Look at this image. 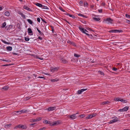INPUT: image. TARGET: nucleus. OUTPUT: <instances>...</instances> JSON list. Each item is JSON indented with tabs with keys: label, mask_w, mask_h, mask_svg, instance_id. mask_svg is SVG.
<instances>
[{
	"label": "nucleus",
	"mask_w": 130,
	"mask_h": 130,
	"mask_svg": "<svg viewBox=\"0 0 130 130\" xmlns=\"http://www.w3.org/2000/svg\"><path fill=\"white\" fill-rule=\"evenodd\" d=\"M78 28L83 33L86 34L87 35L88 37H89L91 39H92L93 38V37L92 36V35L91 34H89L87 33H86L85 31H87V32H88V31L86 29H84V28L82 27V26H80Z\"/></svg>",
	"instance_id": "obj_1"
},
{
	"label": "nucleus",
	"mask_w": 130,
	"mask_h": 130,
	"mask_svg": "<svg viewBox=\"0 0 130 130\" xmlns=\"http://www.w3.org/2000/svg\"><path fill=\"white\" fill-rule=\"evenodd\" d=\"M113 20L110 18H108L105 20H104L103 21L105 22L107 24H112Z\"/></svg>",
	"instance_id": "obj_2"
},
{
	"label": "nucleus",
	"mask_w": 130,
	"mask_h": 130,
	"mask_svg": "<svg viewBox=\"0 0 130 130\" xmlns=\"http://www.w3.org/2000/svg\"><path fill=\"white\" fill-rule=\"evenodd\" d=\"M112 118L113 119L110 121L109 122V124H112L120 120L119 119L117 118V117L116 116H114Z\"/></svg>",
	"instance_id": "obj_3"
},
{
	"label": "nucleus",
	"mask_w": 130,
	"mask_h": 130,
	"mask_svg": "<svg viewBox=\"0 0 130 130\" xmlns=\"http://www.w3.org/2000/svg\"><path fill=\"white\" fill-rule=\"evenodd\" d=\"M21 128L22 129H26L27 128V127L25 125H17L15 127V128Z\"/></svg>",
	"instance_id": "obj_4"
},
{
	"label": "nucleus",
	"mask_w": 130,
	"mask_h": 130,
	"mask_svg": "<svg viewBox=\"0 0 130 130\" xmlns=\"http://www.w3.org/2000/svg\"><path fill=\"white\" fill-rule=\"evenodd\" d=\"M123 32V31L122 30H112L109 31V32L110 33H120L122 32Z\"/></svg>",
	"instance_id": "obj_5"
},
{
	"label": "nucleus",
	"mask_w": 130,
	"mask_h": 130,
	"mask_svg": "<svg viewBox=\"0 0 130 130\" xmlns=\"http://www.w3.org/2000/svg\"><path fill=\"white\" fill-rule=\"evenodd\" d=\"M67 117L70 118L72 120L76 118V114L69 115L67 116Z\"/></svg>",
	"instance_id": "obj_6"
},
{
	"label": "nucleus",
	"mask_w": 130,
	"mask_h": 130,
	"mask_svg": "<svg viewBox=\"0 0 130 130\" xmlns=\"http://www.w3.org/2000/svg\"><path fill=\"white\" fill-rule=\"evenodd\" d=\"M67 42L69 43L70 45H72L74 46H76V44L75 42L71 41L69 40H67Z\"/></svg>",
	"instance_id": "obj_7"
},
{
	"label": "nucleus",
	"mask_w": 130,
	"mask_h": 130,
	"mask_svg": "<svg viewBox=\"0 0 130 130\" xmlns=\"http://www.w3.org/2000/svg\"><path fill=\"white\" fill-rule=\"evenodd\" d=\"M13 27V26L11 25H7L5 27L7 31H9L10 30L12 29Z\"/></svg>",
	"instance_id": "obj_8"
},
{
	"label": "nucleus",
	"mask_w": 130,
	"mask_h": 130,
	"mask_svg": "<svg viewBox=\"0 0 130 130\" xmlns=\"http://www.w3.org/2000/svg\"><path fill=\"white\" fill-rule=\"evenodd\" d=\"M27 30L28 31V33L29 35L32 36L33 35V32L30 28H28Z\"/></svg>",
	"instance_id": "obj_9"
},
{
	"label": "nucleus",
	"mask_w": 130,
	"mask_h": 130,
	"mask_svg": "<svg viewBox=\"0 0 130 130\" xmlns=\"http://www.w3.org/2000/svg\"><path fill=\"white\" fill-rule=\"evenodd\" d=\"M60 124V122L59 121H56L53 122L52 126H54L56 125Z\"/></svg>",
	"instance_id": "obj_10"
},
{
	"label": "nucleus",
	"mask_w": 130,
	"mask_h": 130,
	"mask_svg": "<svg viewBox=\"0 0 130 130\" xmlns=\"http://www.w3.org/2000/svg\"><path fill=\"white\" fill-rule=\"evenodd\" d=\"M59 69V67L54 68L53 67H51V70L52 72L57 71Z\"/></svg>",
	"instance_id": "obj_11"
},
{
	"label": "nucleus",
	"mask_w": 130,
	"mask_h": 130,
	"mask_svg": "<svg viewBox=\"0 0 130 130\" xmlns=\"http://www.w3.org/2000/svg\"><path fill=\"white\" fill-rule=\"evenodd\" d=\"M56 107L55 106L49 107L47 108L46 110H48V111H52L55 110Z\"/></svg>",
	"instance_id": "obj_12"
},
{
	"label": "nucleus",
	"mask_w": 130,
	"mask_h": 130,
	"mask_svg": "<svg viewBox=\"0 0 130 130\" xmlns=\"http://www.w3.org/2000/svg\"><path fill=\"white\" fill-rule=\"evenodd\" d=\"M62 63L66 64L68 63V61L63 58H62L60 60Z\"/></svg>",
	"instance_id": "obj_13"
},
{
	"label": "nucleus",
	"mask_w": 130,
	"mask_h": 130,
	"mask_svg": "<svg viewBox=\"0 0 130 130\" xmlns=\"http://www.w3.org/2000/svg\"><path fill=\"white\" fill-rule=\"evenodd\" d=\"M23 8L24 9H25L26 10L29 11H32L31 9L30 8H29L26 5H24V6Z\"/></svg>",
	"instance_id": "obj_14"
},
{
	"label": "nucleus",
	"mask_w": 130,
	"mask_h": 130,
	"mask_svg": "<svg viewBox=\"0 0 130 130\" xmlns=\"http://www.w3.org/2000/svg\"><path fill=\"white\" fill-rule=\"evenodd\" d=\"M59 79L58 78H56L54 79H51L50 80L52 82H57L59 80Z\"/></svg>",
	"instance_id": "obj_15"
},
{
	"label": "nucleus",
	"mask_w": 130,
	"mask_h": 130,
	"mask_svg": "<svg viewBox=\"0 0 130 130\" xmlns=\"http://www.w3.org/2000/svg\"><path fill=\"white\" fill-rule=\"evenodd\" d=\"M35 5H36L37 6L40 7H42L43 6V5L42 4L38 3H35Z\"/></svg>",
	"instance_id": "obj_16"
},
{
	"label": "nucleus",
	"mask_w": 130,
	"mask_h": 130,
	"mask_svg": "<svg viewBox=\"0 0 130 130\" xmlns=\"http://www.w3.org/2000/svg\"><path fill=\"white\" fill-rule=\"evenodd\" d=\"M12 49V47L11 46H9L6 47V49L7 51H11Z\"/></svg>",
	"instance_id": "obj_17"
},
{
	"label": "nucleus",
	"mask_w": 130,
	"mask_h": 130,
	"mask_svg": "<svg viewBox=\"0 0 130 130\" xmlns=\"http://www.w3.org/2000/svg\"><path fill=\"white\" fill-rule=\"evenodd\" d=\"M129 108V107L128 106H126L125 107H124L123 108L124 109V111H125L127 110L128 109V108Z\"/></svg>",
	"instance_id": "obj_18"
},
{
	"label": "nucleus",
	"mask_w": 130,
	"mask_h": 130,
	"mask_svg": "<svg viewBox=\"0 0 130 130\" xmlns=\"http://www.w3.org/2000/svg\"><path fill=\"white\" fill-rule=\"evenodd\" d=\"M9 88V87L8 86H6L2 88V89H4L6 91Z\"/></svg>",
	"instance_id": "obj_19"
},
{
	"label": "nucleus",
	"mask_w": 130,
	"mask_h": 130,
	"mask_svg": "<svg viewBox=\"0 0 130 130\" xmlns=\"http://www.w3.org/2000/svg\"><path fill=\"white\" fill-rule=\"evenodd\" d=\"M27 21L28 23L32 25L33 23V22L30 19H27Z\"/></svg>",
	"instance_id": "obj_20"
},
{
	"label": "nucleus",
	"mask_w": 130,
	"mask_h": 130,
	"mask_svg": "<svg viewBox=\"0 0 130 130\" xmlns=\"http://www.w3.org/2000/svg\"><path fill=\"white\" fill-rule=\"evenodd\" d=\"M41 118L39 117L38 118L34 119V120H33V122H37L38 121L41 120Z\"/></svg>",
	"instance_id": "obj_21"
},
{
	"label": "nucleus",
	"mask_w": 130,
	"mask_h": 130,
	"mask_svg": "<svg viewBox=\"0 0 130 130\" xmlns=\"http://www.w3.org/2000/svg\"><path fill=\"white\" fill-rule=\"evenodd\" d=\"M12 124H6L5 126V127L6 128H9L11 125Z\"/></svg>",
	"instance_id": "obj_22"
},
{
	"label": "nucleus",
	"mask_w": 130,
	"mask_h": 130,
	"mask_svg": "<svg viewBox=\"0 0 130 130\" xmlns=\"http://www.w3.org/2000/svg\"><path fill=\"white\" fill-rule=\"evenodd\" d=\"M4 14L5 15L8 16L10 15V13L9 11H6L5 12Z\"/></svg>",
	"instance_id": "obj_23"
},
{
	"label": "nucleus",
	"mask_w": 130,
	"mask_h": 130,
	"mask_svg": "<svg viewBox=\"0 0 130 130\" xmlns=\"http://www.w3.org/2000/svg\"><path fill=\"white\" fill-rule=\"evenodd\" d=\"M21 111L22 113H25L27 112L28 111L26 109H23L21 110Z\"/></svg>",
	"instance_id": "obj_24"
},
{
	"label": "nucleus",
	"mask_w": 130,
	"mask_h": 130,
	"mask_svg": "<svg viewBox=\"0 0 130 130\" xmlns=\"http://www.w3.org/2000/svg\"><path fill=\"white\" fill-rule=\"evenodd\" d=\"M98 73L101 75H103V76L104 75V73L101 71H98Z\"/></svg>",
	"instance_id": "obj_25"
},
{
	"label": "nucleus",
	"mask_w": 130,
	"mask_h": 130,
	"mask_svg": "<svg viewBox=\"0 0 130 130\" xmlns=\"http://www.w3.org/2000/svg\"><path fill=\"white\" fill-rule=\"evenodd\" d=\"M6 22H4L2 25L1 26V27L2 28L5 27L6 26Z\"/></svg>",
	"instance_id": "obj_26"
},
{
	"label": "nucleus",
	"mask_w": 130,
	"mask_h": 130,
	"mask_svg": "<svg viewBox=\"0 0 130 130\" xmlns=\"http://www.w3.org/2000/svg\"><path fill=\"white\" fill-rule=\"evenodd\" d=\"M92 118L91 115H89L86 117L85 118L86 119H91Z\"/></svg>",
	"instance_id": "obj_27"
},
{
	"label": "nucleus",
	"mask_w": 130,
	"mask_h": 130,
	"mask_svg": "<svg viewBox=\"0 0 130 130\" xmlns=\"http://www.w3.org/2000/svg\"><path fill=\"white\" fill-rule=\"evenodd\" d=\"M93 19L94 20H95L96 21H98L100 20V18H97L94 17L93 18Z\"/></svg>",
	"instance_id": "obj_28"
},
{
	"label": "nucleus",
	"mask_w": 130,
	"mask_h": 130,
	"mask_svg": "<svg viewBox=\"0 0 130 130\" xmlns=\"http://www.w3.org/2000/svg\"><path fill=\"white\" fill-rule=\"evenodd\" d=\"M120 99L121 98H115L114 99V100L116 101H120Z\"/></svg>",
	"instance_id": "obj_29"
},
{
	"label": "nucleus",
	"mask_w": 130,
	"mask_h": 130,
	"mask_svg": "<svg viewBox=\"0 0 130 130\" xmlns=\"http://www.w3.org/2000/svg\"><path fill=\"white\" fill-rule=\"evenodd\" d=\"M42 8L43 9H48L49 8L48 7L45 6L44 5H43V6L42 7Z\"/></svg>",
	"instance_id": "obj_30"
},
{
	"label": "nucleus",
	"mask_w": 130,
	"mask_h": 130,
	"mask_svg": "<svg viewBox=\"0 0 130 130\" xmlns=\"http://www.w3.org/2000/svg\"><path fill=\"white\" fill-rule=\"evenodd\" d=\"M1 41H2V42H3L5 44H10V43H10L9 42V43L8 42H6L5 40H2Z\"/></svg>",
	"instance_id": "obj_31"
},
{
	"label": "nucleus",
	"mask_w": 130,
	"mask_h": 130,
	"mask_svg": "<svg viewBox=\"0 0 130 130\" xmlns=\"http://www.w3.org/2000/svg\"><path fill=\"white\" fill-rule=\"evenodd\" d=\"M50 26L51 28L52 31V33H54V27L51 25Z\"/></svg>",
	"instance_id": "obj_32"
},
{
	"label": "nucleus",
	"mask_w": 130,
	"mask_h": 130,
	"mask_svg": "<svg viewBox=\"0 0 130 130\" xmlns=\"http://www.w3.org/2000/svg\"><path fill=\"white\" fill-rule=\"evenodd\" d=\"M88 5V3L87 2H85L84 3V6L85 7H87Z\"/></svg>",
	"instance_id": "obj_33"
},
{
	"label": "nucleus",
	"mask_w": 130,
	"mask_h": 130,
	"mask_svg": "<svg viewBox=\"0 0 130 130\" xmlns=\"http://www.w3.org/2000/svg\"><path fill=\"white\" fill-rule=\"evenodd\" d=\"M49 122L48 121L45 120L43 121V122L44 124H48Z\"/></svg>",
	"instance_id": "obj_34"
},
{
	"label": "nucleus",
	"mask_w": 130,
	"mask_h": 130,
	"mask_svg": "<svg viewBox=\"0 0 130 130\" xmlns=\"http://www.w3.org/2000/svg\"><path fill=\"white\" fill-rule=\"evenodd\" d=\"M39 33H40V35L41 36H44V33L43 32H41V31L40 32H39Z\"/></svg>",
	"instance_id": "obj_35"
},
{
	"label": "nucleus",
	"mask_w": 130,
	"mask_h": 130,
	"mask_svg": "<svg viewBox=\"0 0 130 130\" xmlns=\"http://www.w3.org/2000/svg\"><path fill=\"white\" fill-rule=\"evenodd\" d=\"M74 56L75 57H78L80 56V55L78 54H76L75 53L74 54Z\"/></svg>",
	"instance_id": "obj_36"
},
{
	"label": "nucleus",
	"mask_w": 130,
	"mask_h": 130,
	"mask_svg": "<svg viewBox=\"0 0 130 130\" xmlns=\"http://www.w3.org/2000/svg\"><path fill=\"white\" fill-rule=\"evenodd\" d=\"M69 16L70 17H71L74 19L75 18V16L74 15H72L70 14L69 15Z\"/></svg>",
	"instance_id": "obj_37"
},
{
	"label": "nucleus",
	"mask_w": 130,
	"mask_h": 130,
	"mask_svg": "<svg viewBox=\"0 0 130 130\" xmlns=\"http://www.w3.org/2000/svg\"><path fill=\"white\" fill-rule=\"evenodd\" d=\"M25 40L26 41H28L29 40V38L26 37H25L24 38Z\"/></svg>",
	"instance_id": "obj_38"
},
{
	"label": "nucleus",
	"mask_w": 130,
	"mask_h": 130,
	"mask_svg": "<svg viewBox=\"0 0 130 130\" xmlns=\"http://www.w3.org/2000/svg\"><path fill=\"white\" fill-rule=\"evenodd\" d=\"M90 115H91V118H92L93 117H94L96 115V113H95L91 114Z\"/></svg>",
	"instance_id": "obj_39"
},
{
	"label": "nucleus",
	"mask_w": 130,
	"mask_h": 130,
	"mask_svg": "<svg viewBox=\"0 0 130 130\" xmlns=\"http://www.w3.org/2000/svg\"><path fill=\"white\" fill-rule=\"evenodd\" d=\"M126 17L127 18H130V15L127 14H126Z\"/></svg>",
	"instance_id": "obj_40"
},
{
	"label": "nucleus",
	"mask_w": 130,
	"mask_h": 130,
	"mask_svg": "<svg viewBox=\"0 0 130 130\" xmlns=\"http://www.w3.org/2000/svg\"><path fill=\"white\" fill-rule=\"evenodd\" d=\"M82 92L81 90H78L77 91V93L78 94H80Z\"/></svg>",
	"instance_id": "obj_41"
},
{
	"label": "nucleus",
	"mask_w": 130,
	"mask_h": 130,
	"mask_svg": "<svg viewBox=\"0 0 130 130\" xmlns=\"http://www.w3.org/2000/svg\"><path fill=\"white\" fill-rule=\"evenodd\" d=\"M52 123L53 122H51L50 121H49L48 123V124H49L50 125V126H52Z\"/></svg>",
	"instance_id": "obj_42"
},
{
	"label": "nucleus",
	"mask_w": 130,
	"mask_h": 130,
	"mask_svg": "<svg viewBox=\"0 0 130 130\" xmlns=\"http://www.w3.org/2000/svg\"><path fill=\"white\" fill-rule=\"evenodd\" d=\"M59 8L60 10H61L63 12H64L65 11V10H64L62 8V7H59Z\"/></svg>",
	"instance_id": "obj_43"
},
{
	"label": "nucleus",
	"mask_w": 130,
	"mask_h": 130,
	"mask_svg": "<svg viewBox=\"0 0 130 130\" xmlns=\"http://www.w3.org/2000/svg\"><path fill=\"white\" fill-rule=\"evenodd\" d=\"M79 116L81 118H83L85 117V115L84 114H82L80 115Z\"/></svg>",
	"instance_id": "obj_44"
},
{
	"label": "nucleus",
	"mask_w": 130,
	"mask_h": 130,
	"mask_svg": "<svg viewBox=\"0 0 130 130\" xmlns=\"http://www.w3.org/2000/svg\"><path fill=\"white\" fill-rule=\"evenodd\" d=\"M79 4L81 6H82L83 4V2L82 1H80L79 2Z\"/></svg>",
	"instance_id": "obj_45"
},
{
	"label": "nucleus",
	"mask_w": 130,
	"mask_h": 130,
	"mask_svg": "<svg viewBox=\"0 0 130 130\" xmlns=\"http://www.w3.org/2000/svg\"><path fill=\"white\" fill-rule=\"evenodd\" d=\"M3 61H6V62H11V61L9 59L6 60H4V59H3Z\"/></svg>",
	"instance_id": "obj_46"
},
{
	"label": "nucleus",
	"mask_w": 130,
	"mask_h": 130,
	"mask_svg": "<svg viewBox=\"0 0 130 130\" xmlns=\"http://www.w3.org/2000/svg\"><path fill=\"white\" fill-rule=\"evenodd\" d=\"M123 110L124 109H123V108L122 109H119V110H118V111L120 112H124Z\"/></svg>",
	"instance_id": "obj_47"
},
{
	"label": "nucleus",
	"mask_w": 130,
	"mask_h": 130,
	"mask_svg": "<svg viewBox=\"0 0 130 130\" xmlns=\"http://www.w3.org/2000/svg\"><path fill=\"white\" fill-rule=\"evenodd\" d=\"M81 90L82 91V92L85 91L87 90V88L86 89H82Z\"/></svg>",
	"instance_id": "obj_48"
},
{
	"label": "nucleus",
	"mask_w": 130,
	"mask_h": 130,
	"mask_svg": "<svg viewBox=\"0 0 130 130\" xmlns=\"http://www.w3.org/2000/svg\"><path fill=\"white\" fill-rule=\"evenodd\" d=\"M16 112L17 113H18V114H19L22 113H21V110L17 111H16Z\"/></svg>",
	"instance_id": "obj_49"
},
{
	"label": "nucleus",
	"mask_w": 130,
	"mask_h": 130,
	"mask_svg": "<svg viewBox=\"0 0 130 130\" xmlns=\"http://www.w3.org/2000/svg\"><path fill=\"white\" fill-rule=\"evenodd\" d=\"M38 78H43L44 79H45V77H43V76H39V77H38Z\"/></svg>",
	"instance_id": "obj_50"
},
{
	"label": "nucleus",
	"mask_w": 130,
	"mask_h": 130,
	"mask_svg": "<svg viewBox=\"0 0 130 130\" xmlns=\"http://www.w3.org/2000/svg\"><path fill=\"white\" fill-rule=\"evenodd\" d=\"M102 105H103L106 104H106V101H104V102H102Z\"/></svg>",
	"instance_id": "obj_51"
},
{
	"label": "nucleus",
	"mask_w": 130,
	"mask_h": 130,
	"mask_svg": "<svg viewBox=\"0 0 130 130\" xmlns=\"http://www.w3.org/2000/svg\"><path fill=\"white\" fill-rule=\"evenodd\" d=\"M112 70L115 71H116L117 70V69L116 68L114 67L112 68Z\"/></svg>",
	"instance_id": "obj_52"
},
{
	"label": "nucleus",
	"mask_w": 130,
	"mask_h": 130,
	"mask_svg": "<svg viewBox=\"0 0 130 130\" xmlns=\"http://www.w3.org/2000/svg\"><path fill=\"white\" fill-rule=\"evenodd\" d=\"M98 11L99 12L101 13L102 12V9H99Z\"/></svg>",
	"instance_id": "obj_53"
},
{
	"label": "nucleus",
	"mask_w": 130,
	"mask_h": 130,
	"mask_svg": "<svg viewBox=\"0 0 130 130\" xmlns=\"http://www.w3.org/2000/svg\"><path fill=\"white\" fill-rule=\"evenodd\" d=\"M125 101L126 100H122V99H121L120 100V101H121L122 102H125Z\"/></svg>",
	"instance_id": "obj_54"
},
{
	"label": "nucleus",
	"mask_w": 130,
	"mask_h": 130,
	"mask_svg": "<svg viewBox=\"0 0 130 130\" xmlns=\"http://www.w3.org/2000/svg\"><path fill=\"white\" fill-rule=\"evenodd\" d=\"M37 21L39 22H40V19L39 18H38L37 19Z\"/></svg>",
	"instance_id": "obj_55"
},
{
	"label": "nucleus",
	"mask_w": 130,
	"mask_h": 130,
	"mask_svg": "<svg viewBox=\"0 0 130 130\" xmlns=\"http://www.w3.org/2000/svg\"><path fill=\"white\" fill-rule=\"evenodd\" d=\"M78 15L79 16H81V17H82L83 16V14H82L81 13H80L78 14Z\"/></svg>",
	"instance_id": "obj_56"
},
{
	"label": "nucleus",
	"mask_w": 130,
	"mask_h": 130,
	"mask_svg": "<svg viewBox=\"0 0 130 130\" xmlns=\"http://www.w3.org/2000/svg\"><path fill=\"white\" fill-rule=\"evenodd\" d=\"M21 16L24 19H25L26 18V17L25 15L24 14H23V15Z\"/></svg>",
	"instance_id": "obj_57"
},
{
	"label": "nucleus",
	"mask_w": 130,
	"mask_h": 130,
	"mask_svg": "<svg viewBox=\"0 0 130 130\" xmlns=\"http://www.w3.org/2000/svg\"><path fill=\"white\" fill-rule=\"evenodd\" d=\"M18 13L20 15H21V16H22L23 15V13L21 12H19Z\"/></svg>",
	"instance_id": "obj_58"
},
{
	"label": "nucleus",
	"mask_w": 130,
	"mask_h": 130,
	"mask_svg": "<svg viewBox=\"0 0 130 130\" xmlns=\"http://www.w3.org/2000/svg\"><path fill=\"white\" fill-rule=\"evenodd\" d=\"M40 39V40H42L43 39L41 37H40V36L39 37H38V38H37V39Z\"/></svg>",
	"instance_id": "obj_59"
},
{
	"label": "nucleus",
	"mask_w": 130,
	"mask_h": 130,
	"mask_svg": "<svg viewBox=\"0 0 130 130\" xmlns=\"http://www.w3.org/2000/svg\"><path fill=\"white\" fill-rule=\"evenodd\" d=\"M42 19V21L43 22H44V23H47V22H46V21L44 20L43 19Z\"/></svg>",
	"instance_id": "obj_60"
},
{
	"label": "nucleus",
	"mask_w": 130,
	"mask_h": 130,
	"mask_svg": "<svg viewBox=\"0 0 130 130\" xmlns=\"http://www.w3.org/2000/svg\"><path fill=\"white\" fill-rule=\"evenodd\" d=\"M45 127H43V128H41L39 129V130H45Z\"/></svg>",
	"instance_id": "obj_61"
},
{
	"label": "nucleus",
	"mask_w": 130,
	"mask_h": 130,
	"mask_svg": "<svg viewBox=\"0 0 130 130\" xmlns=\"http://www.w3.org/2000/svg\"><path fill=\"white\" fill-rule=\"evenodd\" d=\"M35 124V123L32 124H29V125H30V126H33L34 127V126H33V125H34V124Z\"/></svg>",
	"instance_id": "obj_62"
},
{
	"label": "nucleus",
	"mask_w": 130,
	"mask_h": 130,
	"mask_svg": "<svg viewBox=\"0 0 130 130\" xmlns=\"http://www.w3.org/2000/svg\"><path fill=\"white\" fill-rule=\"evenodd\" d=\"M94 7V6L93 5H90V7L91 8H93Z\"/></svg>",
	"instance_id": "obj_63"
},
{
	"label": "nucleus",
	"mask_w": 130,
	"mask_h": 130,
	"mask_svg": "<svg viewBox=\"0 0 130 130\" xmlns=\"http://www.w3.org/2000/svg\"><path fill=\"white\" fill-rule=\"evenodd\" d=\"M36 28L37 29V31H38V32H40V31L36 27Z\"/></svg>",
	"instance_id": "obj_64"
}]
</instances>
